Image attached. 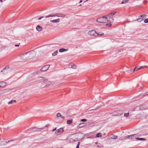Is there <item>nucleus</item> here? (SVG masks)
Returning <instances> with one entry per match:
<instances>
[{
	"mask_svg": "<svg viewBox=\"0 0 148 148\" xmlns=\"http://www.w3.org/2000/svg\"><path fill=\"white\" fill-rule=\"evenodd\" d=\"M92 122H90V123H92Z\"/></svg>",
	"mask_w": 148,
	"mask_h": 148,
	"instance_id": "de8ad7c7",
	"label": "nucleus"
},
{
	"mask_svg": "<svg viewBox=\"0 0 148 148\" xmlns=\"http://www.w3.org/2000/svg\"><path fill=\"white\" fill-rule=\"evenodd\" d=\"M7 83L4 82H0V88H3L6 86Z\"/></svg>",
	"mask_w": 148,
	"mask_h": 148,
	"instance_id": "6e6552de",
	"label": "nucleus"
},
{
	"mask_svg": "<svg viewBox=\"0 0 148 148\" xmlns=\"http://www.w3.org/2000/svg\"><path fill=\"white\" fill-rule=\"evenodd\" d=\"M79 145H80V142H78V143L76 148H79Z\"/></svg>",
	"mask_w": 148,
	"mask_h": 148,
	"instance_id": "7c9ffc66",
	"label": "nucleus"
},
{
	"mask_svg": "<svg viewBox=\"0 0 148 148\" xmlns=\"http://www.w3.org/2000/svg\"><path fill=\"white\" fill-rule=\"evenodd\" d=\"M146 15L145 14L142 15L140 16L139 18H138L137 20L138 22H140L143 20V19L145 18Z\"/></svg>",
	"mask_w": 148,
	"mask_h": 148,
	"instance_id": "0eeeda50",
	"label": "nucleus"
},
{
	"mask_svg": "<svg viewBox=\"0 0 148 148\" xmlns=\"http://www.w3.org/2000/svg\"><path fill=\"white\" fill-rule=\"evenodd\" d=\"M81 4H80V5H79V6H81Z\"/></svg>",
	"mask_w": 148,
	"mask_h": 148,
	"instance_id": "49530a36",
	"label": "nucleus"
},
{
	"mask_svg": "<svg viewBox=\"0 0 148 148\" xmlns=\"http://www.w3.org/2000/svg\"><path fill=\"white\" fill-rule=\"evenodd\" d=\"M50 125H46L43 128H41L40 130H42L43 129H47L48 127Z\"/></svg>",
	"mask_w": 148,
	"mask_h": 148,
	"instance_id": "4be33fe9",
	"label": "nucleus"
},
{
	"mask_svg": "<svg viewBox=\"0 0 148 148\" xmlns=\"http://www.w3.org/2000/svg\"><path fill=\"white\" fill-rule=\"evenodd\" d=\"M36 29L38 32H40L42 30V28L40 25H37L36 27Z\"/></svg>",
	"mask_w": 148,
	"mask_h": 148,
	"instance_id": "9d476101",
	"label": "nucleus"
},
{
	"mask_svg": "<svg viewBox=\"0 0 148 148\" xmlns=\"http://www.w3.org/2000/svg\"><path fill=\"white\" fill-rule=\"evenodd\" d=\"M87 121V120L85 119H82L80 120L81 122H84Z\"/></svg>",
	"mask_w": 148,
	"mask_h": 148,
	"instance_id": "bb28decb",
	"label": "nucleus"
},
{
	"mask_svg": "<svg viewBox=\"0 0 148 148\" xmlns=\"http://www.w3.org/2000/svg\"><path fill=\"white\" fill-rule=\"evenodd\" d=\"M14 102H16V100H11L10 101H9L8 103V104H11Z\"/></svg>",
	"mask_w": 148,
	"mask_h": 148,
	"instance_id": "aec40b11",
	"label": "nucleus"
},
{
	"mask_svg": "<svg viewBox=\"0 0 148 148\" xmlns=\"http://www.w3.org/2000/svg\"><path fill=\"white\" fill-rule=\"evenodd\" d=\"M56 13H54V14H53V13L51 14H49V15L47 16H46L45 17V18H49V17H55V16H56Z\"/></svg>",
	"mask_w": 148,
	"mask_h": 148,
	"instance_id": "f8f14e48",
	"label": "nucleus"
},
{
	"mask_svg": "<svg viewBox=\"0 0 148 148\" xmlns=\"http://www.w3.org/2000/svg\"><path fill=\"white\" fill-rule=\"evenodd\" d=\"M122 114V113L121 114H120V115H121Z\"/></svg>",
	"mask_w": 148,
	"mask_h": 148,
	"instance_id": "c03bdc74",
	"label": "nucleus"
},
{
	"mask_svg": "<svg viewBox=\"0 0 148 148\" xmlns=\"http://www.w3.org/2000/svg\"><path fill=\"white\" fill-rule=\"evenodd\" d=\"M68 50L67 49H61L59 50V51L60 52H62Z\"/></svg>",
	"mask_w": 148,
	"mask_h": 148,
	"instance_id": "2eb2a0df",
	"label": "nucleus"
},
{
	"mask_svg": "<svg viewBox=\"0 0 148 148\" xmlns=\"http://www.w3.org/2000/svg\"><path fill=\"white\" fill-rule=\"evenodd\" d=\"M82 2V0H81V1H80V2H79V3H81V2Z\"/></svg>",
	"mask_w": 148,
	"mask_h": 148,
	"instance_id": "58836bf2",
	"label": "nucleus"
},
{
	"mask_svg": "<svg viewBox=\"0 0 148 148\" xmlns=\"http://www.w3.org/2000/svg\"><path fill=\"white\" fill-rule=\"evenodd\" d=\"M129 115V113H125L124 114V116L125 117H128Z\"/></svg>",
	"mask_w": 148,
	"mask_h": 148,
	"instance_id": "b1692460",
	"label": "nucleus"
},
{
	"mask_svg": "<svg viewBox=\"0 0 148 148\" xmlns=\"http://www.w3.org/2000/svg\"><path fill=\"white\" fill-rule=\"evenodd\" d=\"M58 53V51L57 50H56L52 53V55L53 56H55L57 55Z\"/></svg>",
	"mask_w": 148,
	"mask_h": 148,
	"instance_id": "6ab92c4d",
	"label": "nucleus"
},
{
	"mask_svg": "<svg viewBox=\"0 0 148 148\" xmlns=\"http://www.w3.org/2000/svg\"><path fill=\"white\" fill-rule=\"evenodd\" d=\"M10 128H8V129H10Z\"/></svg>",
	"mask_w": 148,
	"mask_h": 148,
	"instance_id": "09e8293b",
	"label": "nucleus"
},
{
	"mask_svg": "<svg viewBox=\"0 0 148 148\" xmlns=\"http://www.w3.org/2000/svg\"><path fill=\"white\" fill-rule=\"evenodd\" d=\"M27 52L29 59H32L35 57V53L34 52L31 51L28 52Z\"/></svg>",
	"mask_w": 148,
	"mask_h": 148,
	"instance_id": "7ed1b4c3",
	"label": "nucleus"
},
{
	"mask_svg": "<svg viewBox=\"0 0 148 148\" xmlns=\"http://www.w3.org/2000/svg\"><path fill=\"white\" fill-rule=\"evenodd\" d=\"M60 21L59 18H58L57 19L53 20L51 21V22H52L53 23H59Z\"/></svg>",
	"mask_w": 148,
	"mask_h": 148,
	"instance_id": "ddd939ff",
	"label": "nucleus"
},
{
	"mask_svg": "<svg viewBox=\"0 0 148 148\" xmlns=\"http://www.w3.org/2000/svg\"><path fill=\"white\" fill-rule=\"evenodd\" d=\"M98 34H101V33H100H100H99Z\"/></svg>",
	"mask_w": 148,
	"mask_h": 148,
	"instance_id": "79ce46f5",
	"label": "nucleus"
},
{
	"mask_svg": "<svg viewBox=\"0 0 148 148\" xmlns=\"http://www.w3.org/2000/svg\"><path fill=\"white\" fill-rule=\"evenodd\" d=\"M101 136V134L99 133H97L96 134V137H100Z\"/></svg>",
	"mask_w": 148,
	"mask_h": 148,
	"instance_id": "cd10ccee",
	"label": "nucleus"
},
{
	"mask_svg": "<svg viewBox=\"0 0 148 148\" xmlns=\"http://www.w3.org/2000/svg\"><path fill=\"white\" fill-rule=\"evenodd\" d=\"M21 58L23 60H25L28 59V52L24 53L21 55Z\"/></svg>",
	"mask_w": 148,
	"mask_h": 148,
	"instance_id": "20e7f679",
	"label": "nucleus"
},
{
	"mask_svg": "<svg viewBox=\"0 0 148 148\" xmlns=\"http://www.w3.org/2000/svg\"><path fill=\"white\" fill-rule=\"evenodd\" d=\"M97 147H99V146H97Z\"/></svg>",
	"mask_w": 148,
	"mask_h": 148,
	"instance_id": "a18cd8bd",
	"label": "nucleus"
},
{
	"mask_svg": "<svg viewBox=\"0 0 148 148\" xmlns=\"http://www.w3.org/2000/svg\"><path fill=\"white\" fill-rule=\"evenodd\" d=\"M54 130H53V131Z\"/></svg>",
	"mask_w": 148,
	"mask_h": 148,
	"instance_id": "8fccbe9b",
	"label": "nucleus"
},
{
	"mask_svg": "<svg viewBox=\"0 0 148 148\" xmlns=\"http://www.w3.org/2000/svg\"><path fill=\"white\" fill-rule=\"evenodd\" d=\"M5 0H0V2L2 3L3 1H5Z\"/></svg>",
	"mask_w": 148,
	"mask_h": 148,
	"instance_id": "72a5a7b5",
	"label": "nucleus"
},
{
	"mask_svg": "<svg viewBox=\"0 0 148 148\" xmlns=\"http://www.w3.org/2000/svg\"><path fill=\"white\" fill-rule=\"evenodd\" d=\"M56 16L58 17H62L64 18L65 16V15L64 14H62L61 13H56Z\"/></svg>",
	"mask_w": 148,
	"mask_h": 148,
	"instance_id": "1a4fd4ad",
	"label": "nucleus"
},
{
	"mask_svg": "<svg viewBox=\"0 0 148 148\" xmlns=\"http://www.w3.org/2000/svg\"><path fill=\"white\" fill-rule=\"evenodd\" d=\"M142 106H140V110H143V109L142 108Z\"/></svg>",
	"mask_w": 148,
	"mask_h": 148,
	"instance_id": "473e14b6",
	"label": "nucleus"
},
{
	"mask_svg": "<svg viewBox=\"0 0 148 148\" xmlns=\"http://www.w3.org/2000/svg\"><path fill=\"white\" fill-rule=\"evenodd\" d=\"M63 132V130H56L55 134L56 135H58L61 134Z\"/></svg>",
	"mask_w": 148,
	"mask_h": 148,
	"instance_id": "9b49d317",
	"label": "nucleus"
},
{
	"mask_svg": "<svg viewBox=\"0 0 148 148\" xmlns=\"http://www.w3.org/2000/svg\"><path fill=\"white\" fill-rule=\"evenodd\" d=\"M97 143L96 142V143H95V144H97Z\"/></svg>",
	"mask_w": 148,
	"mask_h": 148,
	"instance_id": "37998d69",
	"label": "nucleus"
},
{
	"mask_svg": "<svg viewBox=\"0 0 148 148\" xmlns=\"http://www.w3.org/2000/svg\"><path fill=\"white\" fill-rule=\"evenodd\" d=\"M41 78H43L42 77H40ZM48 81V79L47 78H43L42 82H46Z\"/></svg>",
	"mask_w": 148,
	"mask_h": 148,
	"instance_id": "5701e85b",
	"label": "nucleus"
},
{
	"mask_svg": "<svg viewBox=\"0 0 148 148\" xmlns=\"http://www.w3.org/2000/svg\"><path fill=\"white\" fill-rule=\"evenodd\" d=\"M84 123H82L79 124L78 126V128H80L84 126Z\"/></svg>",
	"mask_w": 148,
	"mask_h": 148,
	"instance_id": "a211bd4d",
	"label": "nucleus"
},
{
	"mask_svg": "<svg viewBox=\"0 0 148 148\" xmlns=\"http://www.w3.org/2000/svg\"><path fill=\"white\" fill-rule=\"evenodd\" d=\"M140 69H139V68H138V67H136L134 69V71L135 70H136V71H137V70H140Z\"/></svg>",
	"mask_w": 148,
	"mask_h": 148,
	"instance_id": "c85d7f7f",
	"label": "nucleus"
},
{
	"mask_svg": "<svg viewBox=\"0 0 148 148\" xmlns=\"http://www.w3.org/2000/svg\"><path fill=\"white\" fill-rule=\"evenodd\" d=\"M71 68L73 69H75L76 68V66L75 65L73 64L71 66Z\"/></svg>",
	"mask_w": 148,
	"mask_h": 148,
	"instance_id": "a878e982",
	"label": "nucleus"
},
{
	"mask_svg": "<svg viewBox=\"0 0 148 148\" xmlns=\"http://www.w3.org/2000/svg\"><path fill=\"white\" fill-rule=\"evenodd\" d=\"M49 65H46L42 67L41 70L42 71H45L49 69Z\"/></svg>",
	"mask_w": 148,
	"mask_h": 148,
	"instance_id": "39448f33",
	"label": "nucleus"
},
{
	"mask_svg": "<svg viewBox=\"0 0 148 148\" xmlns=\"http://www.w3.org/2000/svg\"><path fill=\"white\" fill-rule=\"evenodd\" d=\"M116 13V12H112L108 15L97 18L96 21L100 23H108L106 24V26L110 27L112 25L111 23L114 21L112 16Z\"/></svg>",
	"mask_w": 148,
	"mask_h": 148,
	"instance_id": "f257e3e1",
	"label": "nucleus"
},
{
	"mask_svg": "<svg viewBox=\"0 0 148 148\" xmlns=\"http://www.w3.org/2000/svg\"><path fill=\"white\" fill-rule=\"evenodd\" d=\"M147 66H146L145 65L143 66H141L140 67H139V69H145V68H147Z\"/></svg>",
	"mask_w": 148,
	"mask_h": 148,
	"instance_id": "393cba45",
	"label": "nucleus"
},
{
	"mask_svg": "<svg viewBox=\"0 0 148 148\" xmlns=\"http://www.w3.org/2000/svg\"><path fill=\"white\" fill-rule=\"evenodd\" d=\"M58 130H63V128H60L58 129Z\"/></svg>",
	"mask_w": 148,
	"mask_h": 148,
	"instance_id": "e433bc0d",
	"label": "nucleus"
},
{
	"mask_svg": "<svg viewBox=\"0 0 148 148\" xmlns=\"http://www.w3.org/2000/svg\"><path fill=\"white\" fill-rule=\"evenodd\" d=\"M57 116L58 117H61V118H63L64 117V116H62L59 113H58L57 114Z\"/></svg>",
	"mask_w": 148,
	"mask_h": 148,
	"instance_id": "412c9836",
	"label": "nucleus"
},
{
	"mask_svg": "<svg viewBox=\"0 0 148 148\" xmlns=\"http://www.w3.org/2000/svg\"><path fill=\"white\" fill-rule=\"evenodd\" d=\"M15 46L16 47H18L19 46V45H15Z\"/></svg>",
	"mask_w": 148,
	"mask_h": 148,
	"instance_id": "f704fd0d",
	"label": "nucleus"
},
{
	"mask_svg": "<svg viewBox=\"0 0 148 148\" xmlns=\"http://www.w3.org/2000/svg\"><path fill=\"white\" fill-rule=\"evenodd\" d=\"M135 137H136V136L134 135H132L129 136H126V138L127 139H132L133 140H134L136 139Z\"/></svg>",
	"mask_w": 148,
	"mask_h": 148,
	"instance_id": "423d86ee",
	"label": "nucleus"
},
{
	"mask_svg": "<svg viewBox=\"0 0 148 148\" xmlns=\"http://www.w3.org/2000/svg\"><path fill=\"white\" fill-rule=\"evenodd\" d=\"M129 1V0H123L122 1V2L121 3V4H125L126 3H127Z\"/></svg>",
	"mask_w": 148,
	"mask_h": 148,
	"instance_id": "f3484780",
	"label": "nucleus"
},
{
	"mask_svg": "<svg viewBox=\"0 0 148 148\" xmlns=\"http://www.w3.org/2000/svg\"><path fill=\"white\" fill-rule=\"evenodd\" d=\"M73 122V120L72 119L69 120L67 121V123L68 124L70 125Z\"/></svg>",
	"mask_w": 148,
	"mask_h": 148,
	"instance_id": "dca6fc26",
	"label": "nucleus"
},
{
	"mask_svg": "<svg viewBox=\"0 0 148 148\" xmlns=\"http://www.w3.org/2000/svg\"><path fill=\"white\" fill-rule=\"evenodd\" d=\"M136 139L138 140H145L146 139L145 138H137V137H135Z\"/></svg>",
	"mask_w": 148,
	"mask_h": 148,
	"instance_id": "4468645a",
	"label": "nucleus"
},
{
	"mask_svg": "<svg viewBox=\"0 0 148 148\" xmlns=\"http://www.w3.org/2000/svg\"><path fill=\"white\" fill-rule=\"evenodd\" d=\"M88 34L91 36H96L98 35L102 36L104 35V33L102 34H99L96 32L94 30H92L89 31L88 33Z\"/></svg>",
	"mask_w": 148,
	"mask_h": 148,
	"instance_id": "f03ea898",
	"label": "nucleus"
},
{
	"mask_svg": "<svg viewBox=\"0 0 148 148\" xmlns=\"http://www.w3.org/2000/svg\"><path fill=\"white\" fill-rule=\"evenodd\" d=\"M32 129H38L37 128H36V127H34L33 128H32Z\"/></svg>",
	"mask_w": 148,
	"mask_h": 148,
	"instance_id": "c9c22d12",
	"label": "nucleus"
},
{
	"mask_svg": "<svg viewBox=\"0 0 148 148\" xmlns=\"http://www.w3.org/2000/svg\"><path fill=\"white\" fill-rule=\"evenodd\" d=\"M144 23H148V18H146L144 21Z\"/></svg>",
	"mask_w": 148,
	"mask_h": 148,
	"instance_id": "c756f323",
	"label": "nucleus"
},
{
	"mask_svg": "<svg viewBox=\"0 0 148 148\" xmlns=\"http://www.w3.org/2000/svg\"><path fill=\"white\" fill-rule=\"evenodd\" d=\"M56 129H57V128L56 127L54 129H53V130H56Z\"/></svg>",
	"mask_w": 148,
	"mask_h": 148,
	"instance_id": "ea45409f",
	"label": "nucleus"
},
{
	"mask_svg": "<svg viewBox=\"0 0 148 148\" xmlns=\"http://www.w3.org/2000/svg\"><path fill=\"white\" fill-rule=\"evenodd\" d=\"M49 86V85H46L45 86L47 87H48Z\"/></svg>",
	"mask_w": 148,
	"mask_h": 148,
	"instance_id": "4c0bfd02",
	"label": "nucleus"
},
{
	"mask_svg": "<svg viewBox=\"0 0 148 148\" xmlns=\"http://www.w3.org/2000/svg\"><path fill=\"white\" fill-rule=\"evenodd\" d=\"M43 17H40V18H38V20H40Z\"/></svg>",
	"mask_w": 148,
	"mask_h": 148,
	"instance_id": "2f4dec72",
	"label": "nucleus"
},
{
	"mask_svg": "<svg viewBox=\"0 0 148 148\" xmlns=\"http://www.w3.org/2000/svg\"><path fill=\"white\" fill-rule=\"evenodd\" d=\"M50 85L51 84V82H50Z\"/></svg>",
	"mask_w": 148,
	"mask_h": 148,
	"instance_id": "a19ab883",
	"label": "nucleus"
}]
</instances>
